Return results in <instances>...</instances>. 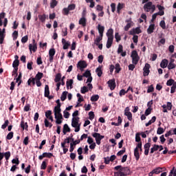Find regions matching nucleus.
Wrapping results in <instances>:
<instances>
[{
  "label": "nucleus",
  "instance_id": "39448f33",
  "mask_svg": "<svg viewBox=\"0 0 176 176\" xmlns=\"http://www.w3.org/2000/svg\"><path fill=\"white\" fill-rule=\"evenodd\" d=\"M144 9L145 12H151V13H153V12L156 10V6L153 5L152 1H148L144 4Z\"/></svg>",
  "mask_w": 176,
  "mask_h": 176
},
{
  "label": "nucleus",
  "instance_id": "ddd939ff",
  "mask_svg": "<svg viewBox=\"0 0 176 176\" xmlns=\"http://www.w3.org/2000/svg\"><path fill=\"white\" fill-rule=\"evenodd\" d=\"M151 65L149 63H146L144 67L143 68V76H148L151 72Z\"/></svg>",
  "mask_w": 176,
  "mask_h": 176
},
{
  "label": "nucleus",
  "instance_id": "c9c22d12",
  "mask_svg": "<svg viewBox=\"0 0 176 176\" xmlns=\"http://www.w3.org/2000/svg\"><path fill=\"white\" fill-rule=\"evenodd\" d=\"M71 131V129H69V126H68V124H65L63 126V133L64 134H67V133H69Z\"/></svg>",
  "mask_w": 176,
  "mask_h": 176
},
{
  "label": "nucleus",
  "instance_id": "f257e3e1",
  "mask_svg": "<svg viewBox=\"0 0 176 176\" xmlns=\"http://www.w3.org/2000/svg\"><path fill=\"white\" fill-rule=\"evenodd\" d=\"M57 105L54 109V113L56 119V124H61L63 123V114H61V103L60 100H56Z\"/></svg>",
  "mask_w": 176,
  "mask_h": 176
},
{
  "label": "nucleus",
  "instance_id": "c85d7f7f",
  "mask_svg": "<svg viewBox=\"0 0 176 176\" xmlns=\"http://www.w3.org/2000/svg\"><path fill=\"white\" fill-rule=\"evenodd\" d=\"M112 43H113V38H107V42L106 44L107 48L109 49L111 46H112Z\"/></svg>",
  "mask_w": 176,
  "mask_h": 176
},
{
  "label": "nucleus",
  "instance_id": "0e129e2a",
  "mask_svg": "<svg viewBox=\"0 0 176 176\" xmlns=\"http://www.w3.org/2000/svg\"><path fill=\"white\" fill-rule=\"evenodd\" d=\"M44 155V157H52V156H53V153H43Z\"/></svg>",
  "mask_w": 176,
  "mask_h": 176
},
{
  "label": "nucleus",
  "instance_id": "e433bc0d",
  "mask_svg": "<svg viewBox=\"0 0 176 176\" xmlns=\"http://www.w3.org/2000/svg\"><path fill=\"white\" fill-rule=\"evenodd\" d=\"M21 127L23 130H28V124H27V122H24V121H21Z\"/></svg>",
  "mask_w": 176,
  "mask_h": 176
},
{
  "label": "nucleus",
  "instance_id": "4c0bfd02",
  "mask_svg": "<svg viewBox=\"0 0 176 176\" xmlns=\"http://www.w3.org/2000/svg\"><path fill=\"white\" fill-rule=\"evenodd\" d=\"M68 94V91H63L61 96L60 100L61 101H65V99L67 98V95Z\"/></svg>",
  "mask_w": 176,
  "mask_h": 176
},
{
  "label": "nucleus",
  "instance_id": "e2e57ef3",
  "mask_svg": "<svg viewBox=\"0 0 176 176\" xmlns=\"http://www.w3.org/2000/svg\"><path fill=\"white\" fill-rule=\"evenodd\" d=\"M12 67L14 68H17V67H19V60H14V62L12 63Z\"/></svg>",
  "mask_w": 176,
  "mask_h": 176
},
{
  "label": "nucleus",
  "instance_id": "393cba45",
  "mask_svg": "<svg viewBox=\"0 0 176 176\" xmlns=\"http://www.w3.org/2000/svg\"><path fill=\"white\" fill-rule=\"evenodd\" d=\"M105 28L101 25H98V31L99 32L100 36H104V30Z\"/></svg>",
  "mask_w": 176,
  "mask_h": 176
},
{
  "label": "nucleus",
  "instance_id": "473e14b6",
  "mask_svg": "<svg viewBox=\"0 0 176 176\" xmlns=\"http://www.w3.org/2000/svg\"><path fill=\"white\" fill-rule=\"evenodd\" d=\"M3 39H5V33L2 32V29H0V45L3 43Z\"/></svg>",
  "mask_w": 176,
  "mask_h": 176
},
{
  "label": "nucleus",
  "instance_id": "6e6552de",
  "mask_svg": "<svg viewBox=\"0 0 176 176\" xmlns=\"http://www.w3.org/2000/svg\"><path fill=\"white\" fill-rule=\"evenodd\" d=\"M92 136L94 137V138L96 139V144L98 145H100V144H101V140H102V138H104V136L101 135V134H100L98 133H94L92 134Z\"/></svg>",
  "mask_w": 176,
  "mask_h": 176
},
{
  "label": "nucleus",
  "instance_id": "9b49d317",
  "mask_svg": "<svg viewBox=\"0 0 176 176\" xmlns=\"http://www.w3.org/2000/svg\"><path fill=\"white\" fill-rule=\"evenodd\" d=\"M162 108H163V112L166 113L168 111H171V109H173V104H171L170 102H168L166 104L162 105Z\"/></svg>",
  "mask_w": 176,
  "mask_h": 176
},
{
  "label": "nucleus",
  "instance_id": "69168bd1",
  "mask_svg": "<svg viewBox=\"0 0 176 176\" xmlns=\"http://www.w3.org/2000/svg\"><path fill=\"white\" fill-rule=\"evenodd\" d=\"M77 97H78V101L79 102H82L83 101V96H82V95H80V94H77Z\"/></svg>",
  "mask_w": 176,
  "mask_h": 176
},
{
  "label": "nucleus",
  "instance_id": "5701e85b",
  "mask_svg": "<svg viewBox=\"0 0 176 176\" xmlns=\"http://www.w3.org/2000/svg\"><path fill=\"white\" fill-rule=\"evenodd\" d=\"M155 31V24L153 23H150V25L147 29V34H151Z\"/></svg>",
  "mask_w": 176,
  "mask_h": 176
},
{
  "label": "nucleus",
  "instance_id": "13d9d810",
  "mask_svg": "<svg viewBox=\"0 0 176 176\" xmlns=\"http://www.w3.org/2000/svg\"><path fill=\"white\" fill-rule=\"evenodd\" d=\"M174 83H175V81H174V80L173 79H170L167 81L166 85L167 86H173Z\"/></svg>",
  "mask_w": 176,
  "mask_h": 176
},
{
  "label": "nucleus",
  "instance_id": "6ab92c4d",
  "mask_svg": "<svg viewBox=\"0 0 176 176\" xmlns=\"http://www.w3.org/2000/svg\"><path fill=\"white\" fill-rule=\"evenodd\" d=\"M80 143V140H76L74 141L73 142L70 143V148H69V152H74V149H75V146H76V145H78V144Z\"/></svg>",
  "mask_w": 176,
  "mask_h": 176
},
{
  "label": "nucleus",
  "instance_id": "864d4df0",
  "mask_svg": "<svg viewBox=\"0 0 176 176\" xmlns=\"http://www.w3.org/2000/svg\"><path fill=\"white\" fill-rule=\"evenodd\" d=\"M115 69L117 74H119V72H120L121 69H120V65L119 63L116 64Z\"/></svg>",
  "mask_w": 176,
  "mask_h": 176
},
{
  "label": "nucleus",
  "instance_id": "7ed1b4c3",
  "mask_svg": "<svg viewBox=\"0 0 176 176\" xmlns=\"http://www.w3.org/2000/svg\"><path fill=\"white\" fill-rule=\"evenodd\" d=\"M83 76L85 78H88L87 80V87L89 90H91L93 89V85H91V81L93 80V77H91V73H90V71L87 70L84 74Z\"/></svg>",
  "mask_w": 176,
  "mask_h": 176
},
{
  "label": "nucleus",
  "instance_id": "c756f323",
  "mask_svg": "<svg viewBox=\"0 0 176 176\" xmlns=\"http://www.w3.org/2000/svg\"><path fill=\"white\" fill-rule=\"evenodd\" d=\"M86 17H82L79 21H78V24H80V25H82L83 27H86Z\"/></svg>",
  "mask_w": 176,
  "mask_h": 176
},
{
  "label": "nucleus",
  "instance_id": "4be33fe9",
  "mask_svg": "<svg viewBox=\"0 0 176 176\" xmlns=\"http://www.w3.org/2000/svg\"><path fill=\"white\" fill-rule=\"evenodd\" d=\"M142 31L140 28H135L133 29H131L129 32L130 35H135V34H141Z\"/></svg>",
  "mask_w": 176,
  "mask_h": 176
},
{
  "label": "nucleus",
  "instance_id": "49530a36",
  "mask_svg": "<svg viewBox=\"0 0 176 176\" xmlns=\"http://www.w3.org/2000/svg\"><path fill=\"white\" fill-rule=\"evenodd\" d=\"M36 82V80L35 79V78H30L28 80V86H30L31 85V83H32V85H35Z\"/></svg>",
  "mask_w": 176,
  "mask_h": 176
},
{
  "label": "nucleus",
  "instance_id": "1a4fd4ad",
  "mask_svg": "<svg viewBox=\"0 0 176 176\" xmlns=\"http://www.w3.org/2000/svg\"><path fill=\"white\" fill-rule=\"evenodd\" d=\"M102 41V36H98L96 38L94 39V45L98 47V49L100 50H102V43L100 44V42Z\"/></svg>",
  "mask_w": 176,
  "mask_h": 176
},
{
  "label": "nucleus",
  "instance_id": "f8f14e48",
  "mask_svg": "<svg viewBox=\"0 0 176 176\" xmlns=\"http://www.w3.org/2000/svg\"><path fill=\"white\" fill-rule=\"evenodd\" d=\"M125 23H126V25L124 28V31H129V30H130V28H131V27L134 25V23L133 22V21H131V18H130L129 19H126L125 21Z\"/></svg>",
  "mask_w": 176,
  "mask_h": 176
},
{
  "label": "nucleus",
  "instance_id": "3c124183",
  "mask_svg": "<svg viewBox=\"0 0 176 176\" xmlns=\"http://www.w3.org/2000/svg\"><path fill=\"white\" fill-rule=\"evenodd\" d=\"M62 35L63 36H67L68 35V29L67 28L62 30Z\"/></svg>",
  "mask_w": 176,
  "mask_h": 176
},
{
  "label": "nucleus",
  "instance_id": "72a5a7b5",
  "mask_svg": "<svg viewBox=\"0 0 176 176\" xmlns=\"http://www.w3.org/2000/svg\"><path fill=\"white\" fill-rule=\"evenodd\" d=\"M50 94V91L49 90V85H45V97L49 98V96Z\"/></svg>",
  "mask_w": 176,
  "mask_h": 176
},
{
  "label": "nucleus",
  "instance_id": "2f4dec72",
  "mask_svg": "<svg viewBox=\"0 0 176 176\" xmlns=\"http://www.w3.org/2000/svg\"><path fill=\"white\" fill-rule=\"evenodd\" d=\"M72 85H74V80L70 79L66 82L67 89H72Z\"/></svg>",
  "mask_w": 176,
  "mask_h": 176
},
{
  "label": "nucleus",
  "instance_id": "4468645a",
  "mask_svg": "<svg viewBox=\"0 0 176 176\" xmlns=\"http://www.w3.org/2000/svg\"><path fill=\"white\" fill-rule=\"evenodd\" d=\"M54 54H56V50L54 48H51L49 50V61L50 63H53L54 58Z\"/></svg>",
  "mask_w": 176,
  "mask_h": 176
},
{
  "label": "nucleus",
  "instance_id": "aec40b11",
  "mask_svg": "<svg viewBox=\"0 0 176 176\" xmlns=\"http://www.w3.org/2000/svg\"><path fill=\"white\" fill-rule=\"evenodd\" d=\"M62 44L63 45V49L64 50H67V49L71 46V43H69V41H67L65 38H62Z\"/></svg>",
  "mask_w": 176,
  "mask_h": 176
},
{
  "label": "nucleus",
  "instance_id": "09e8293b",
  "mask_svg": "<svg viewBox=\"0 0 176 176\" xmlns=\"http://www.w3.org/2000/svg\"><path fill=\"white\" fill-rule=\"evenodd\" d=\"M54 80L56 83L60 82V80H61V74L58 73L56 74Z\"/></svg>",
  "mask_w": 176,
  "mask_h": 176
},
{
  "label": "nucleus",
  "instance_id": "f704fd0d",
  "mask_svg": "<svg viewBox=\"0 0 176 176\" xmlns=\"http://www.w3.org/2000/svg\"><path fill=\"white\" fill-rule=\"evenodd\" d=\"M57 3H58V1H57V0H51L50 8L52 9H54V8L57 6Z\"/></svg>",
  "mask_w": 176,
  "mask_h": 176
},
{
  "label": "nucleus",
  "instance_id": "0eeeda50",
  "mask_svg": "<svg viewBox=\"0 0 176 176\" xmlns=\"http://www.w3.org/2000/svg\"><path fill=\"white\" fill-rule=\"evenodd\" d=\"M131 57L132 58V64L137 65L138 64V61H140V56H138L137 51H132Z\"/></svg>",
  "mask_w": 176,
  "mask_h": 176
},
{
  "label": "nucleus",
  "instance_id": "680f3d73",
  "mask_svg": "<svg viewBox=\"0 0 176 176\" xmlns=\"http://www.w3.org/2000/svg\"><path fill=\"white\" fill-rule=\"evenodd\" d=\"M63 116L65 119H68V118H69V112H68L67 110H65L63 111Z\"/></svg>",
  "mask_w": 176,
  "mask_h": 176
},
{
  "label": "nucleus",
  "instance_id": "9d476101",
  "mask_svg": "<svg viewBox=\"0 0 176 176\" xmlns=\"http://www.w3.org/2000/svg\"><path fill=\"white\" fill-rule=\"evenodd\" d=\"M124 115L127 117L128 120H133V113L130 112V107H127L124 109Z\"/></svg>",
  "mask_w": 176,
  "mask_h": 176
},
{
  "label": "nucleus",
  "instance_id": "37998d69",
  "mask_svg": "<svg viewBox=\"0 0 176 176\" xmlns=\"http://www.w3.org/2000/svg\"><path fill=\"white\" fill-rule=\"evenodd\" d=\"M38 19L41 23H45V21H46V15L45 14L38 15Z\"/></svg>",
  "mask_w": 176,
  "mask_h": 176
},
{
  "label": "nucleus",
  "instance_id": "412c9836",
  "mask_svg": "<svg viewBox=\"0 0 176 176\" xmlns=\"http://www.w3.org/2000/svg\"><path fill=\"white\" fill-rule=\"evenodd\" d=\"M36 43H35V40H33V45L30 44L29 45V50H30V53H32V52H36Z\"/></svg>",
  "mask_w": 176,
  "mask_h": 176
},
{
  "label": "nucleus",
  "instance_id": "a18cd8bd",
  "mask_svg": "<svg viewBox=\"0 0 176 176\" xmlns=\"http://www.w3.org/2000/svg\"><path fill=\"white\" fill-rule=\"evenodd\" d=\"M80 91L82 94H85V93H87V91H89V88L86 86H84L81 87Z\"/></svg>",
  "mask_w": 176,
  "mask_h": 176
},
{
  "label": "nucleus",
  "instance_id": "2eb2a0df",
  "mask_svg": "<svg viewBox=\"0 0 176 176\" xmlns=\"http://www.w3.org/2000/svg\"><path fill=\"white\" fill-rule=\"evenodd\" d=\"M163 168L157 167L155 168L151 172L148 173V176H153V174L159 175L162 173Z\"/></svg>",
  "mask_w": 176,
  "mask_h": 176
},
{
  "label": "nucleus",
  "instance_id": "a211bd4d",
  "mask_svg": "<svg viewBox=\"0 0 176 176\" xmlns=\"http://www.w3.org/2000/svg\"><path fill=\"white\" fill-rule=\"evenodd\" d=\"M77 67H79L80 71H83L87 67V63L85 60H80L78 63Z\"/></svg>",
  "mask_w": 176,
  "mask_h": 176
},
{
  "label": "nucleus",
  "instance_id": "cd10ccee",
  "mask_svg": "<svg viewBox=\"0 0 176 176\" xmlns=\"http://www.w3.org/2000/svg\"><path fill=\"white\" fill-rule=\"evenodd\" d=\"M168 65V60L167 59H163L160 63L161 68H167Z\"/></svg>",
  "mask_w": 176,
  "mask_h": 176
},
{
  "label": "nucleus",
  "instance_id": "ea45409f",
  "mask_svg": "<svg viewBox=\"0 0 176 176\" xmlns=\"http://www.w3.org/2000/svg\"><path fill=\"white\" fill-rule=\"evenodd\" d=\"M123 3H119L118 4V7H117V13H118V14H120V10H122L123 9Z\"/></svg>",
  "mask_w": 176,
  "mask_h": 176
},
{
  "label": "nucleus",
  "instance_id": "052dcab7",
  "mask_svg": "<svg viewBox=\"0 0 176 176\" xmlns=\"http://www.w3.org/2000/svg\"><path fill=\"white\" fill-rule=\"evenodd\" d=\"M176 65L175 63H168V69H174L175 68Z\"/></svg>",
  "mask_w": 176,
  "mask_h": 176
},
{
  "label": "nucleus",
  "instance_id": "dca6fc26",
  "mask_svg": "<svg viewBox=\"0 0 176 176\" xmlns=\"http://www.w3.org/2000/svg\"><path fill=\"white\" fill-rule=\"evenodd\" d=\"M74 9H75V4L69 5L68 8L63 9L64 14H65L66 16L68 15V14L69 13V11L74 10Z\"/></svg>",
  "mask_w": 176,
  "mask_h": 176
},
{
  "label": "nucleus",
  "instance_id": "b1692460",
  "mask_svg": "<svg viewBox=\"0 0 176 176\" xmlns=\"http://www.w3.org/2000/svg\"><path fill=\"white\" fill-rule=\"evenodd\" d=\"M108 85L111 90H114L116 87V83L115 82V80H110L108 81Z\"/></svg>",
  "mask_w": 176,
  "mask_h": 176
},
{
  "label": "nucleus",
  "instance_id": "5fc2aeb1",
  "mask_svg": "<svg viewBox=\"0 0 176 176\" xmlns=\"http://www.w3.org/2000/svg\"><path fill=\"white\" fill-rule=\"evenodd\" d=\"M163 133H164V129L159 127L157 130V134H159V135H160V134H163Z\"/></svg>",
  "mask_w": 176,
  "mask_h": 176
},
{
  "label": "nucleus",
  "instance_id": "a19ab883",
  "mask_svg": "<svg viewBox=\"0 0 176 176\" xmlns=\"http://www.w3.org/2000/svg\"><path fill=\"white\" fill-rule=\"evenodd\" d=\"M43 73H41V72H38V73L36 75L34 79H35L36 80H41V78H43Z\"/></svg>",
  "mask_w": 176,
  "mask_h": 176
},
{
  "label": "nucleus",
  "instance_id": "de8ad7c7",
  "mask_svg": "<svg viewBox=\"0 0 176 176\" xmlns=\"http://www.w3.org/2000/svg\"><path fill=\"white\" fill-rule=\"evenodd\" d=\"M16 83H18V86H20V85H21V73L19 74L18 77L16 78Z\"/></svg>",
  "mask_w": 176,
  "mask_h": 176
},
{
  "label": "nucleus",
  "instance_id": "423d86ee",
  "mask_svg": "<svg viewBox=\"0 0 176 176\" xmlns=\"http://www.w3.org/2000/svg\"><path fill=\"white\" fill-rule=\"evenodd\" d=\"M140 151H142V143L140 142L137 144L136 148L134 150V156L136 160H140Z\"/></svg>",
  "mask_w": 176,
  "mask_h": 176
},
{
  "label": "nucleus",
  "instance_id": "8fccbe9b",
  "mask_svg": "<svg viewBox=\"0 0 176 176\" xmlns=\"http://www.w3.org/2000/svg\"><path fill=\"white\" fill-rule=\"evenodd\" d=\"M159 150V145L155 144L153 148L151 149V153Z\"/></svg>",
  "mask_w": 176,
  "mask_h": 176
},
{
  "label": "nucleus",
  "instance_id": "bb28decb",
  "mask_svg": "<svg viewBox=\"0 0 176 176\" xmlns=\"http://www.w3.org/2000/svg\"><path fill=\"white\" fill-rule=\"evenodd\" d=\"M96 73L97 74L99 78H101L102 75V66L100 65L98 68L96 69Z\"/></svg>",
  "mask_w": 176,
  "mask_h": 176
},
{
  "label": "nucleus",
  "instance_id": "20e7f679",
  "mask_svg": "<svg viewBox=\"0 0 176 176\" xmlns=\"http://www.w3.org/2000/svg\"><path fill=\"white\" fill-rule=\"evenodd\" d=\"M80 123L79 122V118H73L72 120V126L75 129V133H78L80 131Z\"/></svg>",
  "mask_w": 176,
  "mask_h": 176
},
{
  "label": "nucleus",
  "instance_id": "603ef678",
  "mask_svg": "<svg viewBox=\"0 0 176 176\" xmlns=\"http://www.w3.org/2000/svg\"><path fill=\"white\" fill-rule=\"evenodd\" d=\"M140 135H141V133H138L135 135V142H141V137H140Z\"/></svg>",
  "mask_w": 176,
  "mask_h": 176
},
{
  "label": "nucleus",
  "instance_id": "58836bf2",
  "mask_svg": "<svg viewBox=\"0 0 176 176\" xmlns=\"http://www.w3.org/2000/svg\"><path fill=\"white\" fill-rule=\"evenodd\" d=\"M44 123H45V127H50L51 128L53 124H52V122H50L49 120H47V118H45L44 120Z\"/></svg>",
  "mask_w": 176,
  "mask_h": 176
},
{
  "label": "nucleus",
  "instance_id": "338daca9",
  "mask_svg": "<svg viewBox=\"0 0 176 176\" xmlns=\"http://www.w3.org/2000/svg\"><path fill=\"white\" fill-rule=\"evenodd\" d=\"M89 120H93V119H94V112L90 111L89 113Z\"/></svg>",
  "mask_w": 176,
  "mask_h": 176
},
{
  "label": "nucleus",
  "instance_id": "c03bdc74",
  "mask_svg": "<svg viewBox=\"0 0 176 176\" xmlns=\"http://www.w3.org/2000/svg\"><path fill=\"white\" fill-rule=\"evenodd\" d=\"M98 98H100V96L98 95L92 96L91 97V101L95 102L96 101H98Z\"/></svg>",
  "mask_w": 176,
  "mask_h": 176
},
{
  "label": "nucleus",
  "instance_id": "f3484780",
  "mask_svg": "<svg viewBox=\"0 0 176 176\" xmlns=\"http://www.w3.org/2000/svg\"><path fill=\"white\" fill-rule=\"evenodd\" d=\"M157 16H164V12H158L152 15V19L150 21V23H155V20H156V18Z\"/></svg>",
  "mask_w": 176,
  "mask_h": 176
},
{
  "label": "nucleus",
  "instance_id": "6e6d98bb",
  "mask_svg": "<svg viewBox=\"0 0 176 176\" xmlns=\"http://www.w3.org/2000/svg\"><path fill=\"white\" fill-rule=\"evenodd\" d=\"M160 26L162 30H166V22L164 21H161L160 23Z\"/></svg>",
  "mask_w": 176,
  "mask_h": 176
},
{
  "label": "nucleus",
  "instance_id": "4d7b16f0",
  "mask_svg": "<svg viewBox=\"0 0 176 176\" xmlns=\"http://www.w3.org/2000/svg\"><path fill=\"white\" fill-rule=\"evenodd\" d=\"M152 111V109L151 107H149L144 113L145 116H148V115H151V112Z\"/></svg>",
  "mask_w": 176,
  "mask_h": 176
},
{
  "label": "nucleus",
  "instance_id": "79ce46f5",
  "mask_svg": "<svg viewBox=\"0 0 176 176\" xmlns=\"http://www.w3.org/2000/svg\"><path fill=\"white\" fill-rule=\"evenodd\" d=\"M69 140H71L69 138L65 139L64 142L61 143V147L64 148V146H65L66 144H69Z\"/></svg>",
  "mask_w": 176,
  "mask_h": 176
},
{
  "label": "nucleus",
  "instance_id": "7c9ffc66",
  "mask_svg": "<svg viewBox=\"0 0 176 176\" xmlns=\"http://www.w3.org/2000/svg\"><path fill=\"white\" fill-rule=\"evenodd\" d=\"M107 38H113V29L110 28L106 34Z\"/></svg>",
  "mask_w": 176,
  "mask_h": 176
},
{
  "label": "nucleus",
  "instance_id": "a878e982",
  "mask_svg": "<svg viewBox=\"0 0 176 176\" xmlns=\"http://www.w3.org/2000/svg\"><path fill=\"white\" fill-rule=\"evenodd\" d=\"M45 118L47 119H49V120H51V122H53V116H52V111L47 110L45 111Z\"/></svg>",
  "mask_w": 176,
  "mask_h": 176
},
{
  "label": "nucleus",
  "instance_id": "f03ea898",
  "mask_svg": "<svg viewBox=\"0 0 176 176\" xmlns=\"http://www.w3.org/2000/svg\"><path fill=\"white\" fill-rule=\"evenodd\" d=\"M114 170H117V172H114V176H127L126 171H129L128 168L122 167L120 165L114 167Z\"/></svg>",
  "mask_w": 176,
  "mask_h": 176
},
{
  "label": "nucleus",
  "instance_id": "774afa93",
  "mask_svg": "<svg viewBox=\"0 0 176 176\" xmlns=\"http://www.w3.org/2000/svg\"><path fill=\"white\" fill-rule=\"evenodd\" d=\"M7 140H12L13 138V132H10L6 137Z\"/></svg>",
  "mask_w": 176,
  "mask_h": 176
},
{
  "label": "nucleus",
  "instance_id": "bf43d9fd",
  "mask_svg": "<svg viewBox=\"0 0 176 176\" xmlns=\"http://www.w3.org/2000/svg\"><path fill=\"white\" fill-rule=\"evenodd\" d=\"M175 89H176V82L172 85L171 89H170V93L172 94L175 93Z\"/></svg>",
  "mask_w": 176,
  "mask_h": 176
}]
</instances>
